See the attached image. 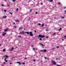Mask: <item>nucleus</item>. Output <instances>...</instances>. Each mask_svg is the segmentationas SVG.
Instances as JSON below:
<instances>
[{
  "instance_id": "1",
  "label": "nucleus",
  "mask_w": 66,
  "mask_h": 66,
  "mask_svg": "<svg viewBox=\"0 0 66 66\" xmlns=\"http://www.w3.org/2000/svg\"><path fill=\"white\" fill-rule=\"evenodd\" d=\"M24 33H27V34L28 35L29 34V32L28 31L26 32L23 31L21 32V34H24Z\"/></svg>"
},
{
  "instance_id": "2",
  "label": "nucleus",
  "mask_w": 66,
  "mask_h": 66,
  "mask_svg": "<svg viewBox=\"0 0 66 66\" xmlns=\"http://www.w3.org/2000/svg\"><path fill=\"white\" fill-rule=\"evenodd\" d=\"M45 36H44V35H38V37H40V38H44V37H45Z\"/></svg>"
},
{
  "instance_id": "3",
  "label": "nucleus",
  "mask_w": 66,
  "mask_h": 66,
  "mask_svg": "<svg viewBox=\"0 0 66 66\" xmlns=\"http://www.w3.org/2000/svg\"><path fill=\"white\" fill-rule=\"evenodd\" d=\"M29 34L31 36H33V34H32V32H29Z\"/></svg>"
},
{
  "instance_id": "4",
  "label": "nucleus",
  "mask_w": 66,
  "mask_h": 66,
  "mask_svg": "<svg viewBox=\"0 0 66 66\" xmlns=\"http://www.w3.org/2000/svg\"><path fill=\"white\" fill-rule=\"evenodd\" d=\"M53 65H56V63H55V62H54V61H53Z\"/></svg>"
},
{
  "instance_id": "5",
  "label": "nucleus",
  "mask_w": 66,
  "mask_h": 66,
  "mask_svg": "<svg viewBox=\"0 0 66 66\" xmlns=\"http://www.w3.org/2000/svg\"><path fill=\"white\" fill-rule=\"evenodd\" d=\"M6 32H4L3 34V36H4V35H6Z\"/></svg>"
},
{
  "instance_id": "6",
  "label": "nucleus",
  "mask_w": 66,
  "mask_h": 66,
  "mask_svg": "<svg viewBox=\"0 0 66 66\" xmlns=\"http://www.w3.org/2000/svg\"><path fill=\"white\" fill-rule=\"evenodd\" d=\"M9 30V28H7L6 29H5L4 30V31L6 32L7 31V30Z\"/></svg>"
},
{
  "instance_id": "7",
  "label": "nucleus",
  "mask_w": 66,
  "mask_h": 66,
  "mask_svg": "<svg viewBox=\"0 0 66 66\" xmlns=\"http://www.w3.org/2000/svg\"><path fill=\"white\" fill-rule=\"evenodd\" d=\"M23 29V27H21L20 28H19V30H22Z\"/></svg>"
},
{
  "instance_id": "8",
  "label": "nucleus",
  "mask_w": 66,
  "mask_h": 66,
  "mask_svg": "<svg viewBox=\"0 0 66 66\" xmlns=\"http://www.w3.org/2000/svg\"><path fill=\"white\" fill-rule=\"evenodd\" d=\"M14 48H13V47H12V49L10 50V51H13V49H14Z\"/></svg>"
},
{
  "instance_id": "9",
  "label": "nucleus",
  "mask_w": 66,
  "mask_h": 66,
  "mask_svg": "<svg viewBox=\"0 0 66 66\" xmlns=\"http://www.w3.org/2000/svg\"><path fill=\"white\" fill-rule=\"evenodd\" d=\"M43 51L44 52H47V50H46V49H44V50H43Z\"/></svg>"
},
{
  "instance_id": "10",
  "label": "nucleus",
  "mask_w": 66,
  "mask_h": 66,
  "mask_svg": "<svg viewBox=\"0 0 66 66\" xmlns=\"http://www.w3.org/2000/svg\"><path fill=\"white\" fill-rule=\"evenodd\" d=\"M20 63V62H17V63H18V64H19L20 65L21 64V63Z\"/></svg>"
},
{
  "instance_id": "11",
  "label": "nucleus",
  "mask_w": 66,
  "mask_h": 66,
  "mask_svg": "<svg viewBox=\"0 0 66 66\" xmlns=\"http://www.w3.org/2000/svg\"><path fill=\"white\" fill-rule=\"evenodd\" d=\"M46 31H49V29L48 28H47L46 29Z\"/></svg>"
},
{
  "instance_id": "12",
  "label": "nucleus",
  "mask_w": 66,
  "mask_h": 66,
  "mask_svg": "<svg viewBox=\"0 0 66 66\" xmlns=\"http://www.w3.org/2000/svg\"><path fill=\"white\" fill-rule=\"evenodd\" d=\"M6 18V16H4L3 17V18Z\"/></svg>"
},
{
  "instance_id": "13",
  "label": "nucleus",
  "mask_w": 66,
  "mask_h": 66,
  "mask_svg": "<svg viewBox=\"0 0 66 66\" xmlns=\"http://www.w3.org/2000/svg\"><path fill=\"white\" fill-rule=\"evenodd\" d=\"M50 2H53V0H48Z\"/></svg>"
},
{
  "instance_id": "14",
  "label": "nucleus",
  "mask_w": 66,
  "mask_h": 66,
  "mask_svg": "<svg viewBox=\"0 0 66 66\" xmlns=\"http://www.w3.org/2000/svg\"><path fill=\"white\" fill-rule=\"evenodd\" d=\"M56 34H55V33H54L53 34V36H54V35H55Z\"/></svg>"
},
{
  "instance_id": "15",
  "label": "nucleus",
  "mask_w": 66,
  "mask_h": 66,
  "mask_svg": "<svg viewBox=\"0 0 66 66\" xmlns=\"http://www.w3.org/2000/svg\"><path fill=\"white\" fill-rule=\"evenodd\" d=\"M3 51V52H5V49H4Z\"/></svg>"
},
{
  "instance_id": "16",
  "label": "nucleus",
  "mask_w": 66,
  "mask_h": 66,
  "mask_svg": "<svg viewBox=\"0 0 66 66\" xmlns=\"http://www.w3.org/2000/svg\"><path fill=\"white\" fill-rule=\"evenodd\" d=\"M16 22H19V21L18 20H17L16 21Z\"/></svg>"
},
{
  "instance_id": "17",
  "label": "nucleus",
  "mask_w": 66,
  "mask_h": 66,
  "mask_svg": "<svg viewBox=\"0 0 66 66\" xmlns=\"http://www.w3.org/2000/svg\"><path fill=\"white\" fill-rule=\"evenodd\" d=\"M7 59V58H5L4 59V60L5 61Z\"/></svg>"
},
{
  "instance_id": "18",
  "label": "nucleus",
  "mask_w": 66,
  "mask_h": 66,
  "mask_svg": "<svg viewBox=\"0 0 66 66\" xmlns=\"http://www.w3.org/2000/svg\"><path fill=\"white\" fill-rule=\"evenodd\" d=\"M61 18H62V19H64V17H61Z\"/></svg>"
},
{
  "instance_id": "19",
  "label": "nucleus",
  "mask_w": 66,
  "mask_h": 66,
  "mask_svg": "<svg viewBox=\"0 0 66 66\" xmlns=\"http://www.w3.org/2000/svg\"><path fill=\"white\" fill-rule=\"evenodd\" d=\"M55 48H53L52 49V50H55Z\"/></svg>"
},
{
  "instance_id": "20",
  "label": "nucleus",
  "mask_w": 66,
  "mask_h": 66,
  "mask_svg": "<svg viewBox=\"0 0 66 66\" xmlns=\"http://www.w3.org/2000/svg\"><path fill=\"white\" fill-rule=\"evenodd\" d=\"M41 45H42V46H45V45H44L43 44H42Z\"/></svg>"
},
{
  "instance_id": "21",
  "label": "nucleus",
  "mask_w": 66,
  "mask_h": 66,
  "mask_svg": "<svg viewBox=\"0 0 66 66\" xmlns=\"http://www.w3.org/2000/svg\"><path fill=\"white\" fill-rule=\"evenodd\" d=\"M62 30V28H61L60 29H59V31H60V30Z\"/></svg>"
},
{
  "instance_id": "22",
  "label": "nucleus",
  "mask_w": 66,
  "mask_h": 66,
  "mask_svg": "<svg viewBox=\"0 0 66 66\" xmlns=\"http://www.w3.org/2000/svg\"><path fill=\"white\" fill-rule=\"evenodd\" d=\"M44 26V24H42V27H43V26Z\"/></svg>"
},
{
  "instance_id": "23",
  "label": "nucleus",
  "mask_w": 66,
  "mask_h": 66,
  "mask_svg": "<svg viewBox=\"0 0 66 66\" xmlns=\"http://www.w3.org/2000/svg\"><path fill=\"white\" fill-rule=\"evenodd\" d=\"M60 2L58 3V5H60Z\"/></svg>"
},
{
  "instance_id": "24",
  "label": "nucleus",
  "mask_w": 66,
  "mask_h": 66,
  "mask_svg": "<svg viewBox=\"0 0 66 66\" xmlns=\"http://www.w3.org/2000/svg\"><path fill=\"white\" fill-rule=\"evenodd\" d=\"M18 37H21V36L19 35Z\"/></svg>"
},
{
  "instance_id": "25",
  "label": "nucleus",
  "mask_w": 66,
  "mask_h": 66,
  "mask_svg": "<svg viewBox=\"0 0 66 66\" xmlns=\"http://www.w3.org/2000/svg\"><path fill=\"white\" fill-rule=\"evenodd\" d=\"M41 25V24H40V23H39L38 24V26H40Z\"/></svg>"
},
{
  "instance_id": "26",
  "label": "nucleus",
  "mask_w": 66,
  "mask_h": 66,
  "mask_svg": "<svg viewBox=\"0 0 66 66\" xmlns=\"http://www.w3.org/2000/svg\"><path fill=\"white\" fill-rule=\"evenodd\" d=\"M56 48H59V46H57Z\"/></svg>"
},
{
  "instance_id": "27",
  "label": "nucleus",
  "mask_w": 66,
  "mask_h": 66,
  "mask_svg": "<svg viewBox=\"0 0 66 66\" xmlns=\"http://www.w3.org/2000/svg\"><path fill=\"white\" fill-rule=\"evenodd\" d=\"M12 1L13 2H15V0H13Z\"/></svg>"
},
{
  "instance_id": "28",
  "label": "nucleus",
  "mask_w": 66,
  "mask_h": 66,
  "mask_svg": "<svg viewBox=\"0 0 66 66\" xmlns=\"http://www.w3.org/2000/svg\"><path fill=\"white\" fill-rule=\"evenodd\" d=\"M40 4H41V5H43V3H41Z\"/></svg>"
},
{
  "instance_id": "29",
  "label": "nucleus",
  "mask_w": 66,
  "mask_h": 66,
  "mask_svg": "<svg viewBox=\"0 0 66 66\" xmlns=\"http://www.w3.org/2000/svg\"><path fill=\"white\" fill-rule=\"evenodd\" d=\"M4 11L5 12H6V10H4Z\"/></svg>"
},
{
  "instance_id": "30",
  "label": "nucleus",
  "mask_w": 66,
  "mask_h": 66,
  "mask_svg": "<svg viewBox=\"0 0 66 66\" xmlns=\"http://www.w3.org/2000/svg\"><path fill=\"white\" fill-rule=\"evenodd\" d=\"M46 38H49V37H48V36H47L46 37Z\"/></svg>"
},
{
  "instance_id": "31",
  "label": "nucleus",
  "mask_w": 66,
  "mask_h": 66,
  "mask_svg": "<svg viewBox=\"0 0 66 66\" xmlns=\"http://www.w3.org/2000/svg\"><path fill=\"white\" fill-rule=\"evenodd\" d=\"M39 39L40 40H42V38H39Z\"/></svg>"
},
{
  "instance_id": "32",
  "label": "nucleus",
  "mask_w": 66,
  "mask_h": 66,
  "mask_svg": "<svg viewBox=\"0 0 66 66\" xmlns=\"http://www.w3.org/2000/svg\"><path fill=\"white\" fill-rule=\"evenodd\" d=\"M7 6H9V7H10V6L9 5H8Z\"/></svg>"
},
{
  "instance_id": "33",
  "label": "nucleus",
  "mask_w": 66,
  "mask_h": 66,
  "mask_svg": "<svg viewBox=\"0 0 66 66\" xmlns=\"http://www.w3.org/2000/svg\"><path fill=\"white\" fill-rule=\"evenodd\" d=\"M34 32L35 33H36V31L34 30Z\"/></svg>"
},
{
  "instance_id": "34",
  "label": "nucleus",
  "mask_w": 66,
  "mask_h": 66,
  "mask_svg": "<svg viewBox=\"0 0 66 66\" xmlns=\"http://www.w3.org/2000/svg\"><path fill=\"white\" fill-rule=\"evenodd\" d=\"M35 50V48H34L33 49V50Z\"/></svg>"
},
{
  "instance_id": "35",
  "label": "nucleus",
  "mask_w": 66,
  "mask_h": 66,
  "mask_svg": "<svg viewBox=\"0 0 66 66\" xmlns=\"http://www.w3.org/2000/svg\"><path fill=\"white\" fill-rule=\"evenodd\" d=\"M10 14H11V15L12 14V13H11V12H10Z\"/></svg>"
},
{
  "instance_id": "36",
  "label": "nucleus",
  "mask_w": 66,
  "mask_h": 66,
  "mask_svg": "<svg viewBox=\"0 0 66 66\" xmlns=\"http://www.w3.org/2000/svg\"><path fill=\"white\" fill-rule=\"evenodd\" d=\"M30 12H32V10H30Z\"/></svg>"
},
{
  "instance_id": "37",
  "label": "nucleus",
  "mask_w": 66,
  "mask_h": 66,
  "mask_svg": "<svg viewBox=\"0 0 66 66\" xmlns=\"http://www.w3.org/2000/svg\"><path fill=\"white\" fill-rule=\"evenodd\" d=\"M35 14H37V12H36Z\"/></svg>"
},
{
  "instance_id": "38",
  "label": "nucleus",
  "mask_w": 66,
  "mask_h": 66,
  "mask_svg": "<svg viewBox=\"0 0 66 66\" xmlns=\"http://www.w3.org/2000/svg\"><path fill=\"white\" fill-rule=\"evenodd\" d=\"M34 47V46L33 45H32L31 47Z\"/></svg>"
},
{
  "instance_id": "39",
  "label": "nucleus",
  "mask_w": 66,
  "mask_h": 66,
  "mask_svg": "<svg viewBox=\"0 0 66 66\" xmlns=\"http://www.w3.org/2000/svg\"><path fill=\"white\" fill-rule=\"evenodd\" d=\"M33 61L34 62H35V59H34Z\"/></svg>"
},
{
  "instance_id": "40",
  "label": "nucleus",
  "mask_w": 66,
  "mask_h": 66,
  "mask_svg": "<svg viewBox=\"0 0 66 66\" xmlns=\"http://www.w3.org/2000/svg\"><path fill=\"white\" fill-rule=\"evenodd\" d=\"M16 10H17V11H18V8H17V9H16Z\"/></svg>"
},
{
  "instance_id": "41",
  "label": "nucleus",
  "mask_w": 66,
  "mask_h": 66,
  "mask_svg": "<svg viewBox=\"0 0 66 66\" xmlns=\"http://www.w3.org/2000/svg\"><path fill=\"white\" fill-rule=\"evenodd\" d=\"M2 6H4V5H3V4H2Z\"/></svg>"
},
{
  "instance_id": "42",
  "label": "nucleus",
  "mask_w": 66,
  "mask_h": 66,
  "mask_svg": "<svg viewBox=\"0 0 66 66\" xmlns=\"http://www.w3.org/2000/svg\"><path fill=\"white\" fill-rule=\"evenodd\" d=\"M64 9H66V7H64Z\"/></svg>"
},
{
  "instance_id": "43",
  "label": "nucleus",
  "mask_w": 66,
  "mask_h": 66,
  "mask_svg": "<svg viewBox=\"0 0 66 66\" xmlns=\"http://www.w3.org/2000/svg\"><path fill=\"white\" fill-rule=\"evenodd\" d=\"M22 64H25V63H22Z\"/></svg>"
},
{
  "instance_id": "44",
  "label": "nucleus",
  "mask_w": 66,
  "mask_h": 66,
  "mask_svg": "<svg viewBox=\"0 0 66 66\" xmlns=\"http://www.w3.org/2000/svg\"><path fill=\"white\" fill-rule=\"evenodd\" d=\"M6 57H8V56H6Z\"/></svg>"
},
{
  "instance_id": "45",
  "label": "nucleus",
  "mask_w": 66,
  "mask_h": 66,
  "mask_svg": "<svg viewBox=\"0 0 66 66\" xmlns=\"http://www.w3.org/2000/svg\"><path fill=\"white\" fill-rule=\"evenodd\" d=\"M43 51V50H41L40 51L41 52H42V51Z\"/></svg>"
},
{
  "instance_id": "46",
  "label": "nucleus",
  "mask_w": 66,
  "mask_h": 66,
  "mask_svg": "<svg viewBox=\"0 0 66 66\" xmlns=\"http://www.w3.org/2000/svg\"><path fill=\"white\" fill-rule=\"evenodd\" d=\"M57 66H61L60 65H57Z\"/></svg>"
},
{
  "instance_id": "47",
  "label": "nucleus",
  "mask_w": 66,
  "mask_h": 66,
  "mask_svg": "<svg viewBox=\"0 0 66 66\" xmlns=\"http://www.w3.org/2000/svg\"><path fill=\"white\" fill-rule=\"evenodd\" d=\"M39 44H40V45H42V43H39Z\"/></svg>"
},
{
  "instance_id": "48",
  "label": "nucleus",
  "mask_w": 66,
  "mask_h": 66,
  "mask_svg": "<svg viewBox=\"0 0 66 66\" xmlns=\"http://www.w3.org/2000/svg\"><path fill=\"white\" fill-rule=\"evenodd\" d=\"M5 61L6 62H7V60H6V61Z\"/></svg>"
},
{
  "instance_id": "49",
  "label": "nucleus",
  "mask_w": 66,
  "mask_h": 66,
  "mask_svg": "<svg viewBox=\"0 0 66 66\" xmlns=\"http://www.w3.org/2000/svg\"><path fill=\"white\" fill-rule=\"evenodd\" d=\"M29 20H30V18H29Z\"/></svg>"
},
{
  "instance_id": "50",
  "label": "nucleus",
  "mask_w": 66,
  "mask_h": 66,
  "mask_svg": "<svg viewBox=\"0 0 66 66\" xmlns=\"http://www.w3.org/2000/svg\"><path fill=\"white\" fill-rule=\"evenodd\" d=\"M27 59V58H25L24 59Z\"/></svg>"
},
{
  "instance_id": "51",
  "label": "nucleus",
  "mask_w": 66,
  "mask_h": 66,
  "mask_svg": "<svg viewBox=\"0 0 66 66\" xmlns=\"http://www.w3.org/2000/svg\"><path fill=\"white\" fill-rule=\"evenodd\" d=\"M14 28H16V26H14Z\"/></svg>"
},
{
  "instance_id": "52",
  "label": "nucleus",
  "mask_w": 66,
  "mask_h": 66,
  "mask_svg": "<svg viewBox=\"0 0 66 66\" xmlns=\"http://www.w3.org/2000/svg\"><path fill=\"white\" fill-rule=\"evenodd\" d=\"M62 41H63L64 40V39H62Z\"/></svg>"
},
{
  "instance_id": "53",
  "label": "nucleus",
  "mask_w": 66,
  "mask_h": 66,
  "mask_svg": "<svg viewBox=\"0 0 66 66\" xmlns=\"http://www.w3.org/2000/svg\"><path fill=\"white\" fill-rule=\"evenodd\" d=\"M64 37H65V38H66V35L64 36Z\"/></svg>"
},
{
  "instance_id": "54",
  "label": "nucleus",
  "mask_w": 66,
  "mask_h": 66,
  "mask_svg": "<svg viewBox=\"0 0 66 66\" xmlns=\"http://www.w3.org/2000/svg\"><path fill=\"white\" fill-rule=\"evenodd\" d=\"M56 60H59V59H58L57 58H56Z\"/></svg>"
},
{
  "instance_id": "55",
  "label": "nucleus",
  "mask_w": 66,
  "mask_h": 66,
  "mask_svg": "<svg viewBox=\"0 0 66 66\" xmlns=\"http://www.w3.org/2000/svg\"><path fill=\"white\" fill-rule=\"evenodd\" d=\"M13 24H15V23L14 22L13 23Z\"/></svg>"
},
{
  "instance_id": "56",
  "label": "nucleus",
  "mask_w": 66,
  "mask_h": 66,
  "mask_svg": "<svg viewBox=\"0 0 66 66\" xmlns=\"http://www.w3.org/2000/svg\"><path fill=\"white\" fill-rule=\"evenodd\" d=\"M64 12H65V13H66V10H65V11H64Z\"/></svg>"
},
{
  "instance_id": "57",
  "label": "nucleus",
  "mask_w": 66,
  "mask_h": 66,
  "mask_svg": "<svg viewBox=\"0 0 66 66\" xmlns=\"http://www.w3.org/2000/svg\"><path fill=\"white\" fill-rule=\"evenodd\" d=\"M3 63L4 64H5V62H4Z\"/></svg>"
},
{
  "instance_id": "58",
  "label": "nucleus",
  "mask_w": 66,
  "mask_h": 66,
  "mask_svg": "<svg viewBox=\"0 0 66 66\" xmlns=\"http://www.w3.org/2000/svg\"><path fill=\"white\" fill-rule=\"evenodd\" d=\"M1 46V44H0V46Z\"/></svg>"
},
{
  "instance_id": "59",
  "label": "nucleus",
  "mask_w": 66,
  "mask_h": 66,
  "mask_svg": "<svg viewBox=\"0 0 66 66\" xmlns=\"http://www.w3.org/2000/svg\"><path fill=\"white\" fill-rule=\"evenodd\" d=\"M54 19H56V18H54Z\"/></svg>"
},
{
  "instance_id": "60",
  "label": "nucleus",
  "mask_w": 66,
  "mask_h": 66,
  "mask_svg": "<svg viewBox=\"0 0 66 66\" xmlns=\"http://www.w3.org/2000/svg\"><path fill=\"white\" fill-rule=\"evenodd\" d=\"M45 59H46V57H45Z\"/></svg>"
},
{
  "instance_id": "61",
  "label": "nucleus",
  "mask_w": 66,
  "mask_h": 66,
  "mask_svg": "<svg viewBox=\"0 0 66 66\" xmlns=\"http://www.w3.org/2000/svg\"><path fill=\"white\" fill-rule=\"evenodd\" d=\"M10 64H12V63H10Z\"/></svg>"
},
{
  "instance_id": "62",
  "label": "nucleus",
  "mask_w": 66,
  "mask_h": 66,
  "mask_svg": "<svg viewBox=\"0 0 66 66\" xmlns=\"http://www.w3.org/2000/svg\"><path fill=\"white\" fill-rule=\"evenodd\" d=\"M43 39L44 40H45V39H44V38H43Z\"/></svg>"
},
{
  "instance_id": "63",
  "label": "nucleus",
  "mask_w": 66,
  "mask_h": 66,
  "mask_svg": "<svg viewBox=\"0 0 66 66\" xmlns=\"http://www.w3.org/2000/svg\"><path fill=\"white\" fill-rule=\"evenodd\" d=\"M42 47H43V48H44V46H43Z\"/></svg>"
},
{
  "instance_id": "64",
  "label": "nucleus",
  "mask_w": 66,
  "mask_h": 66,
  "mask_svg": "<svg viewBox=\"0 0 66 66\" xmlns=\"http://www.w3.org/2000/svg\"><path fill=\"white\" fill-rule=\"evenodd\" d=\"M5 1H6V0H4Z\"/></svg>"
}]
</instances>
